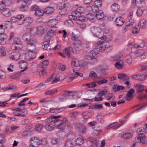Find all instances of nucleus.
Listing matches in <instances>:
<instances>
[{
  "label": "nucleus",
  "instance_id": "f257e3e1",
  "mask_svg": "<svg viewBox=\"0 0 147 147\" xmlns=\"http://www.w3.org/2000/svg\"><path fill=\"white\" fill-rule=\"evenodd\" d=\"M23 39L26 42H27V49L28 50L34 51L35 49L34 44L36 42V40L33 38H31V35L28 33L24 34L22 36Z\"/></svg>",
  "mask_w": 147,
  "mask_h": 147
},
{
  "label": "nucleus",
  "instance_id": "f03ea898",
  "mask_svg": "<svg viewBox=\"0 0 147 147\" xmlns=\"http://www.w3.org/2000/svg\"><path fill=\"white\" fill-rule=\"evenodd\" d=\"M84 11V8L82 7H78L76 10L73 11L71 13V14L69 16V18L70 19L73 20H75L77 18V16H79V14L82 13Z\"/></svg>",
  "mask_w": 147,
  "mask_h": 147
},
{
  "label": "nucleus",
  "instance_id": "7ed1b4c3",
  "mask_svg": "<svg viewBox=\"0 0 147 147\" xmlns=\"http://www.w3.org/2000/svg\"><path fill=\"white\" fill-rule=\"evenodd\" d=\"M91 30L93 35L96 37L101 39L102 37H105L102 36V30L100 28L94 26L91 28Z\"/></svg>",
  "mask_w": 147,
  "mask_h": 147
},
{
  "label": "nucleus",
  "instance_id": "20e7f679",
  "mask_svg": "<svg viewBox=\"0 0 147 147\" xmlns=\"http://www.w3.org/2000/svg\"><path fill=\"white\" fill-rule=\"evenodd\" d=\"M106 40V37H103L98 42L96 49V51L99 52L104 51L106 48V47L104 44Z\"/></svg>",
  "mask_w": 147,
  "mask_h": 147
},
{
  "label": "nucleus",
  "instance_id": "39448f33",
  "mask_svg": "<svg viewBox=\"0 0 147 147\" xmlns=\"http://www.w3.org/2000/svg\"><path fill=\"white\" fill-rule=\"evenodd\" d=\"M22 47V43L20 39L15 38L13 40V43L11 46V49L13 50L20 49Z\"/></svg>",
  "mask_w": 147,
  "mask_h": 147
},
{
  "label": "nucleus",
  "instance_id": "423d86ee",
  "mask_svg": "<svg viewBox=\"0 0 147 147\" xmlns=\"http://www.w3.org/2000/svg\"><path fill=\"white\" fill-rule=\"evenodd\" d=\"M138 136L136 138V140L137 143L141 142L143 144H146L147 143V139L145 136L142 134H139V132H138Z\"/></svg>",
  "mask_w": 147,
  "mask_h": 147
},
{
  "label": "nucleus",
  "instance_id": "0eeeda50",
  "mask_svg": "<svg viewBox=\"0 0 147 147\" xmlns=\"http://www.w3.org/2000/svg\"><path fill=\"white\" fill-rule=\"evenodd\" d=\"M16 2L20 7V10L22 11H27L28 7L26 5V3L23 0H18Z\"/></svg>",
  "mask_w": 147,
  "mask_h": 147
},
{
  "label": "nucleus",
  "instance_id": "6e6552de",
  "mask_svg": "<svg viewBox=\"0 0 147 147\" xmlns=\"http://www.w3.org/2000/svg\"><path fill=\"white\" fill-rule=\"evenodd\" d=\"M28 51V52L25 53V59L28 61L33 59L36 56V54L33 52V51Z\"/></svg>",
  "mask_w": 147,
  "mask_h": 147
},
{
  "label": "nucleus",
  "instance_id": "1a4fd4ad",
  "mask_svg": "<svg viewBox=\"0 0 147 147\" xmlns=\"http://www.w3.org/2000/svg\"><path fill=\"white\" fill-rule=\"evenodd\" d=\"M108 67H107L106 68H104L103 66L99 65L95 68V71L100 74L104 75L106 74V72L105 71L106 69H108Z\"/></svg>",
  "mask_w": 147,
  "mask_h": 147
},
{
  "label": "nucleus",
  "instance_id": "9d476101",
  "mask_svg": "<svg viewBox=\"0 0 147 147\" xmlns=\"http://www.w3.org/2000/svg\"><path fill=\"white\" fill-rule=\"evenodd\" d=\"M40 140L37 138L33 137L31 139V145L34 147H38L40 145Z\"/></svg>",
  "mask_w": 147,
  "mask_h": 147
},
{
  "label": "nucleus",
  "instance_id": "9b49d317",
  "mask_svg": "<svg viewBox=\"0 0 147 147\" xmlns=\"http://www.w3.org/2000/svg\"><path fill=\"white\" fill-rule=\"evenodd\" d=\"M82 44V42L80 40H77L73 42L72 44V46L76 53L79 52L78 48Z\"/></svg>",
  "mask_w": 147,
  "mask_h": 147
},
{
  "label": "nucleus",
  "instance_id": "f8f14e48",
  "mask_svg": "<svg viewBox=\"0 0 147 147\" xmlns=\"http://www.w3.org/2000/svg\"><path fill=\"white\" fill-rule=\"evenodd\" d=\"M74 51L72 47H69L65 48L64 50V54L69 58H70L72 53H74Z\"/></svg>",
  "mask_w": 147,
  "mask_h": 147
},
{
  "label": "nucleus",
  "instance_id": "ddd939ff",
  "mask_svg": "<svg viewBox=\"0 0 147 147\" xmlns=\"http://www.w3.org/2000/svg\"><path fill=\"white\" fill-rule=\"evenodd\" d=\"M47 31V28L39 26L36 28V33L39 35H41Z\"/></svg>",
  "mask_w": 147,
  "mask_h": 147
},
{
  "label": "nucleus",
  "instance_id": "4468645a",
  "mask_svg": "<svg viewBox=\"0 0 147 147\" xmlns=\"http://www.w3.org/2000/svg\"><path fill=\"white\" fill-rule=\"evenodd\" d=\"M57 30V27L51 28L47 34V36L49 38H51L54 35V32Z\"/></svg>",
  "mask_w": 147,
  "mask_h": 147
},
{
  "label": "nucleus",
  "instance_id": "2eb2a0df",
  "mask_svg": "<svg viewBox=\"0 0 147 147\" xmlns=\"http://www.w3.org/2000/svg\"><path fill=\"white\" fill-rule=\"evenodd\" d=\"M115 22L117 26H122L124 22V18L121 16H119L117 18Z\"/></svg>",
  "mask_w": 147,
  "mask_h": 147
},
{
  "label": "nucleus",
  "instance_id": "dca6fc26",
  "mask_svg": "<svg viewBox=\"0 0 147 147\" xmlns=\"http://www.w3.org/2000/svg\"><path fill=\"white\" fill-rule=\"evenodd\" d=\"M131 5L133 6H143L144 5L143 0H132Z\"/></svg>",
  "mask_w": 147,
  "mask_h": 147
},
{
  "label": "nucleus",
  "instance_id": "f3484780",
  "mask_svg": "<svg viewBox=\"0 0 147 147\" xmlns=\"http://www.w3.org/2000/svg\"><path fill=\"white\" fill-rule=\"evenodd\" d=\"M146 76L144 74H140L136 75H134L133 76V78L139 81H143L146 79Z\"/></svg>",
  "mask_w": 147,
  "mask_h": 147
},
{
  "label": "nucleus",
  "instance_id": "a211bd4d",
  "mask_svg": "<svg viewBox=\"0 0 147 147\" xmlns=\"http://www.w3.org/2000/svg\"><path fill=\"white\" fill-rule=\"evenodd\" d=\"M11 12L12 11H10L9 9L6 8L3 10V11H1V13L5 17H9L11 15Z\"/></svg>",
  "mask_w": 147,
  "mask_h": 147
},
{
  "label": "nucleus",
  "instance_id": "6ab92c4d",
  "mask_svg": "<svg viewBox=\"0 0 147 147\" xmlns=\"http://www.w3.org/2000/svg\"><path fill=\"white\" fill-rule=\"evenodd\" d=\"M57 24V22L56 20L55 19H51L49 20L47 23V24L49 26H51V28L52 27H57L55 26Z\"/></svg>",
  "mask_w": 147,
  "mask_h": 147
},
{
  "label": "nucleus",
  "instance_id": "aec40b11",
  "mask_svg": "<svg viewBox=\"0 0 147 147\" xmlns=\"http://www.w3.org/2000/svg\"><path fill=\"white\" fill-rule=\"evenodd\" d=\"M121 137L122 138L125 140H127L131 138L132 135L129 133H126L121 134Z\"/></svg>",
  "mask_w": 147,
  "mask_h": 147
},
{
  "label": "nucleus",
  "instance_id": "412c9836",
  "mask_svg": "<svg viewBox=\"0 0 147 147\" xmlns=\"http://www.w3.org/2000/svg\"><path fill=\"white\" fill-rule=\"evenodd\" d=\"M115 67L118 69H122L124 65L123 61L122 60H120L117 62L115 64Z\"/></svg>",
  "mask_w": 147,
  "mask_h": 147
},
{
  "label": "nucleus",
  "instance_id": "4be33fe9",
  "mask_svg": "<svg viewBox=\"0 0 147 147\" xmlns=\"http://www.w3.org/2000/svg\"><path fill=\"white\" fill-rule=\"evenodd\" d=\"M147 26V23L146 20L144 19H142L140 20L138 24V27L140 26L142 28H144Z\"/></svg>",
  "mask_w": 147,
  "mask_h": 147
},
{
  "label": "nucleus",
  "instance_id": "5701e85b",
  "mask_svg": "<svg viewBox=\"0 0 147 147\" xmlns=\"http://www.w3.org/2000/svg\"><path fill=\"white\" fill-rule=\"evenodd\" d=\"M20 66L21 68H24V69L21 71V72H23L27 68V63L25 61L22 60L20 62Z\"/></svg>",
  "mask_w": 147,
  "mask_h": 147
},
{
  "label": "nucleus",
  "instance_id": "b1692460",
  "mask_svg": "<svg viewBox=\"0 0 147 147\" xmlns=\"http://www.w3.org/2000/svg\"><path fill=\"white\" fill-rule=\"evenodd\" d=\"M96 18L99 20L101 19L104 16V13L101 10H99L95 14Z\"/></svg>",
  "mask_w": 147,
  "mask_h": 147
},
{
  "label": "nucleus",
  "instance_id": "393cba45",
  "mask_svg": "<svg viewBox=\"0 0 147 147\" xmlns=\"http://www.w3.org/2000/svg\"><path fill=\"white\" fill-rule=\"evenodd\" d=\"M133 24V22H132L131 20H129L126 23V26L124 29L123 30L125 32H126L128 30L130 29Z\"/></svg>",
  "mask_w": 147,
  "mask_h": 147
},
{
  "label": "nucleus",
  "instance_id": "a878e982",
  "mask_svg": "<svg viewBox=\"0 0 147 147\" xmlns=\"http://www.w3.org/2000/svg\"><path fill=\"white\" fill-rule=\"evenodd\" d=\"M54 10L53 7H49L46 8L44 9V11L45 13L48 14L53 13L54 12Z\"/></svg>",
  "mask_w": 147,
  "mask_h": 147
},
{
  "label": "nucleus",
  "instance_id": "bb28decb",
  "mask_svg": "<svg viewBox=\"0 0 147 147\" xmlns=\"http://www.w3.org/2000/svg\"><path fill=\"white\" fill-rule=\"evenodd\" d=\"M73 71L74 75V77H75V78L78 76L82 77L83 76V74L82 73H79L78 71V70L77 69L76 67L73 69Z\"/></svg>",
  "mask_w": 147,
  "mask_h": 147
},
{
  "label": "nucleus",
  "instance_id": "cd10ccee",
  "mask_svg": "<svg viewBox=\"0 0 147 147\" xmlns=\"http://www.w3.org/2000/svg\"><path fill=\"white\" fill-rule=\"evenodd\" d=\"M97 74L94 71H90L89 74L90 78L92 80L97 78Z\"/></svg>",
  "mask_w": 147,
  "mask_h": 147
},
{
  "label": "nucleus",
  "instance_id": "c85d7f7f",
  "mask_svg": "<svg viewBox=\"0 0 147 147\" xmlns=\"http://www.w3.org/2000/svg\"><path fill=\"white\" fill-rule=\"evenodd\" d=\"M94 130L92 132V134L94 136H97L100 134L102 132V131L100 129L98 130L94 128V127H92Z\"/></svg>",
  "mask_w": 147,
  "mask_h": 147
},
{
  "label": "nucleus",
  "instance_id": "c756f323",
  "mask_svg": "<svg viewBox=\"0 0 147 147\" xmlns=\"http://www.w3.org/2000/svg\"><path fill=\"white\" fill-rule=\"evenodd\" d=\"M94 15L91 13H89L86 15V18L89 20L91 22L94 23Z\"/></svg>",
  "mask_w": 147,
  "mask_h": 147
},
{
  "label": "nucleus",
  "instance_id": "7c9ffc66",
  "mask_svg": "<svg viewBox=\"0 0 147 147\" xmlns=\"http://www.w3.org/2000/svg\"><path fill=\"white\" fill-rule=\"evenodd\" d=\"M111 7L112 11H117L118 10L119 7L117 4L115 3L112 5Z\"/></svg>",
  "mask_w": 147,
  "mask_h": 147
},
{
  "label": "nucleus",
  "instance_id": "2f4dec72",
  "mask_svg": "<svg viewBox=\"0 0 147 147\" xmlns=\"http://www.w3.org/2000/svg\"><path fill=\"white\" fill-rule=\"evenodd\" d=\"M137 86V93H140L143 91L144 90V87L143 86L141 85H138Z\"/></svg>",
  "mask_w": 147,
  "mask_h": 147
},
{
  "label": "nucleus",
  "instance_id": "473e14b6",
  "mask_svg": "<svg viewBox=\"0 0 147 147\" xmlns=\"http://www.w3.org/2000/svg\"><path fill=\"white\" fill-rule=\"evenodd\" d=\"M45 13L44 10L42 9L38 10L35 11V15L38 16H43Z\"/></svg>",
  "mask_w": 147,
  "mask_h": 147
},
{
  "label": "nucleus",
  "instance_id": "72a5a7b5",
  "mask_svg": "<svg viewBox=\"0 0 147 147\" xmlns=\"http://www.w3.org/2000/svg\"><path fill=\"white\" fill-rule=\"evenodd\" d=\"M50 41H47L44 42L43 49L45 50H50L51 49V46L49 45Z\"/></svg>",
  "mask_w": 147,
  "mask_h": 147
},
{
  "label": "nucleus",
  "instance_id": "f704fd0d",
  "mask_svg": "<svg viewBox=\"0 0 147 147\" xmlns=\"http://www.w3.org/2000/svg\"><path fill=\"white\" fill-rule=\"evenodd\" d=\"M55 127V125L53 124H47L45 126V128L49 131H51Z\"/></svg>",
  "mask_w": 147,
  "mask_h": 147
},
{
  "label": "nucleus",
  "instance_id": "c9c22d12",
  "mask_svg": "<svg viewBox=\"0 0 147 147\" xmlns=\"http://www.w3.org/2000/svg\"><path fill=\"white\" fill-rule=\"evenodd\" d=\"M75 142L77 145H81L84 142L83 139L81 138H77L75 140Z\"/></svg>",
  "mask_w": 147,
  "mask_h": 147
},
{
  "label": "nucleus",
  "instance_id": "e433bc0d",
  "mask_svg": "<svg viewBox=\"0 0 147 147\" xmlns=\"http://www.w3.org/2000/svg\"><path fill=\"white\" fill-rule=\"evenodd\" d=\"M125 62L129 65H131L132 61V57L130 56H126L125 57Z\"/></svg>",
  "mask_w": 147,
  "mask_h": 147
},
{
  "label": "nucleus",
  "instance_id": "4c0bfd02",
  "mask_svg": "<svg viewBox=\"0 0 147 147\" xmlns=\"http://www.w3.org/2000/svg\"><path fill=\"white\" fill-rule=\"evenodd\" d=\"M66 5L65 3H59L57 5V9L61 10L65 8Z\"/></svg>",
  "mask_w": 147,
  "mask_h": 147
},
{
  "label": "nucleus",
  "instance_id": "58836bf2",
  "mask_svg": "<svg viewBox=\"0 0 147 147\" xmlns=\"http://www.w3.org/2000/svg\"><path fill=\"white\" fill-rule=\"evenodd\" d=\"M76 21V22L77 23H79V21L82 22H84L85 19V18L82 16H81V15L79 14V16H77Z\"/></svg>",
  "mask_w": 147,
  "mask_h": 147
},
{
  "label": "nucleus",
  "instance_id": "ea45409f",
  "mask_svg": "<svg viewBox=\"0 0 147 147\" xmlns=\"http://www.w3.org/2000/svg\"><path fill=\"white\" fill-rule=\"evenodd\" d=\"M43 127V125L41 124L40 123L36 124V129L38 131L41 132Z\"/></svg>",
  "mask_w": 147,
  "mask_h": 147
},
{
  "label": "nucleus",
  "instance_id": "a19ab883",
  "mask_svg": "<svg viewBox=\"0 0 147 147\" xmlns=\"http://www.w3.org/2000/svg\"><path fill=\"white\" fill-rule=\"evenodd\" d=\"M65 146L66 147H73L71 141L69 140H67L65 142Z\"/></svg>",
  "mask_w": 147,
  "mask_h": 147
},
{
  "label": "nucleus",
  "instance_id": "79ce46f5",
  "mask_svg": "<svg viewBox=\"0 0 147 147\" xmlns=\"http://www.w3.org/2000/svg\"><path fill=\"white\" fill-rule=\"evenodd\" d=\"M78 131L80 133H85L86 132V129L85 127L84 126H80L78 128Z\"/></svg>",
  "mask_w": 147,
  "mask_h": 147
},
{
  "label": "nucleus",
  "instance_id": "37998d69",
  "mask_svg": "<svg viewBox=\"0 0 147 147\" xmlns=\"http://www.w3.org/2000/svg\"><path fill=\"white\" fill-rule=\"evenodd\" d=\"M32 131L29 130H26L22 133V135L24 137L28 135H30L32 134Z\"/></svg>",
  "mask_w": 147,
  "mask_h": 147
},
{
  "label": "nucleus",
  "instance_id": "c03bdc74",
  "mask_svg": "<svg viewBox=\"0 0 147 147\" xmlns=\"http://www.w3.org/2000/svg\"><path fill=\"white\" fill-rule=\"evenodd\" d=\"M61 117V116H53V117L51 116V118L52 121L53 122H59V120L58 118Z\"/></svg>",
  "mask_w": 147,
  "mask_h": 147
},
{
  "label": "nucleus",
  "instance_id": "a18cd8bd",
  "mask_svg": "<svg viewBox=\"0 0 147 147\" xmlns=\"http://www.w3.org/2000/svg\"><path fill=\"white\" fill-rule=\"evenodd\" d=\"M94 4L98 7H101L102 5V1L101 0H96Z\"/></svg>",
  "mask_w": 147,
  "mask_h": 147
},
{
  "label": "nucleus",
  "instance_id": "49530a36",
  "mask_svg": "<svg viewBox=\"0 0 147 147\" xmlns=\"http://www.w3.org/2000/svg\"><path fill=\"white\" fill-rule=\"evenodd\" d=\"M68 12V10L66 9L65 8L59 11V13L61 15H65L67 14Z\"/></svg>",
  "mask_w": 147,
  "mask_h": 147
},
{
  "label": "nucleus",
  "instance_id": "de8ad7c7",
  "mask_svg": "<svg viewBox=\"0 0 147 147\" xmlns=\"http://www.w3.org/2000/svg\"><path fill=\"white\" fill-rule=\"evenodd\" d=\"M107 92V91L106 89H104L103 90L97 93L98 96H100L102 97V96L105 95Z\"/></svg>",
  "mask_w": 147,
  "mask_h": 147
},
{
  "label": "nucleus",
  "instance_id": "09e8293b",
  "mask_svg": "<svg viewBox=\"0 0 147 147\" xmlns=\"http://www.w3.org/2000/svg\"><path fill=\"white\" fill-rule=\"evenodd\" d=\"M6 52L5 51L4 47H0V56H3L6 55Z\"/></svg>",
  "mask_w": 147,
  "mask_h": 147
},
{
  "label": "nucleus",
  "instance_id": "8fccbe9b",
  "mask_svg": "<svg viewBox=\"0 0 147 147\" xmlns=\"http://www.w3.org/2000/svg\"><path fill=\"white\" fill-rule=\"evenodd\" d=\"M121 56L119 55H116L113 56L111 57V60L114 61H116L121 58Z\"/></svg>",
  "mask_w": 147,
  "mask_h": 147
},
{
  "label": "nucleus",
  "instance_id": "3c124183",
  "mask_svg": "<svg viewBox=\"0 0 147 147\" xmlns=\"http://www.w3.org/2000/svg\"><path fill=\"white\" fill-rule=\"evenodd\" d=\"M140 29V27H138V26L137 27H135L132 30V33L133 34H137L139 32Z\"/></svg>",
  "mask_w": 147,
  "mask_h": 147
},
{
  "label": "nucleus",
  "instance_id": "603ef678",
  "mask_svg": "<svg viewBox=\"0 0 147 147\" xmlns=\"http://www.w3.org/2000/svg\"><path fill=\"white\" fill-rule=\"evenodd\" d=\"M20 57V54L19 53L14 52V55L13 58V60H17L19 59Z\"/></svg>",
  "mask_w": 147,
  "mask_h": 147
},
{
  "label": "nucleus",
  "instance_id": "864d4df0",
  "mask_svg": "<svg viewBox=\"0 0 147 147\" xmlns=\"http://www.w3.org/2000/svg\"><path fill=\"white\" fill-rule=\"evenodd\" d=\"M5 137L3 134H0V144H2L5 142Z\"/></svg>",
  "mask_w": 147,
  "mask_h": 147
},
{
  "label": "nucleus",
  "instance_id": "5fc2aeb1",
  "mask_svg": "<svg viewBox=\"0 0 147 147\" xmlns=\"http://www.w3.org/2000/svg\"><path fill=\"white\" fill-rule=\"evenodd\" d=\"M24 20H25V23H30L33 21L32 18L30 17H28L25 18Z\"/></svg>",
  "mask_w": 147,
  "mask_h": 147
},
{
  "label": "nucleus",
  "instance_id": "6e6d98bb",
  "mask_svg": "<svg viewBox=\"0 0 147 147\" xmlns=\"http://www.w3.org/2000/svg\"><path fill=\"white\" fill-rule=\"evenodd\" d=\"M64 23L65 24L68 26H71L73 24V22L70 20H69L65 21L64 22Z\"/></svg>",
  "mask_w": 147,
  "mask_h": 147
},
{
  "label": "nucleus",
  "instance_id": "4d7b16f0",
  "mask_svg": "<svg viewBox=\"0 0 147 147\" xmlns=\"http://www.w3.org/2000/svg\"><path fill=\"white\" fill-rule=\"evenodd\" d=\"M1 2L2 3L0 4V13H1V11H3V10L6 8H5V5L4 3H3V1Z\"/></svg>",
  "mask_w": 147,
  "mask_h": 147
},
{
  "label": "nucleus",
  "instance_id": "13d9d810",
  "mask_svg": "<svg viewBox=\"0 0 147 147\" xmlns=\"http://www.w3.org/2000/svg\"><path fill=\"white\" fill-rule=\"evenodd\" d=\"M71 39L74 40L76 41L78 39V36L73 32L71 34Z\"/></svg>",
  "mask_w": 147,
  "mask_h": 147
},
{
  "label": "nucleus",
  "instance_id": "bf43d9fd",
  "mask_svg": "<svg viewBox=\"0 0 147 147\" xmlns=\"http://www.w3.org/2000/svg\"><path fill=\"white\" fill-rule=\"evenodd\" d=\"M5 26L6 28H9L11 27V22L10 21H6L5 22Z\"/></svg>",
  "mask_w": 147,
  "mask_h": 147
},
{
  "label": "nucleus",
  "instance_id": "052dcab7",
  "mask_svg": "<svg viewBox=\"0 0 147 147\" xmlns=\"http://www.w3.org/2000/svg\"><path fill=\"white\" fill-rule=\"evenodd\" d=\"M143 11L141 9H138L136 13L138 16H141L143 13Z\"/></svg>",
  "mask_w": 147,
  "mask_h": 147
},
{
  "label": "nucleus",
  "instance_id": "680f3d73",
  "mask_svg": "<svg viewBox=\"0 0 147 147\" xmlns=\"http://www.w3.org/2000/svg\"><path fill=\"white\" fill-rule=\"evenodd\" d=\"M98 7L96 6V5L94 4L92 5L91 7L92 10L93 12H95L97 11L98 10Z\"/></svg>",
  "mask_w": 147,
  "mask_h": 147
},
{
  "label": "nucleus",
  "instance_id": "e2e57ef3",
  "mask_svg": "<svg viewBox=\"0 0 147 147\" xmlns=\"http://www.w3.org/2000/svg\"><path fill=\"white\" fill-rule=\"evenodd\" d=\"M59 140L57 138H54L52 139L51 143L53 144H58V142H59Z\"/></svg>",
  "mask_w": 147,
  "mask_h": 147
},
{
  "label": "nucleus",
  "instance_id": "0e129e2a",
  "mask_svg": "<svg viewBox=\"0 0 147 147\" xmlns=\"http://www.w3.org/2000/svg\"><path fill=\"white\" fill-rule=\"evenodd\" d=\"M62 123H63V122L62 121H61V122H60L58 124V127L59 129L61 130H63L65 128L64 124H62Z\"/></svg>",
  "mask_w": 147,
  "mask_h": 147
},
{
  "label": "nucleus",
  "instance_id": "69168bd1",
  "mask_svg": "<svg viewBox=\"0 0 147 147\" xmlns=\"http://www.w3.org/2000/svg\"><path fill=\"white\" fill-rule=\"evenodd\" d=\"M103 107L102 104H96L94 106L92 107V108L94 109L95 108L97 109H99L102 108Z\"/></svg>",
  "mask_w": 147,
  "mask_h": 147
},
{
  "label": "nucleus",
  "instance_id": "338daca9",
  "mask_svg": "<svg viewBox=\"0 0 147 147\" xmlns=\"http://www.w3.org/2000/svg\"><path fill=\"white\" fill-rule=\"evenodd\" d=\"M40 144L43 146H45L47 144V141L45 139H42L40 140Z\"/></svg>",
  "mask_w": 147,
  "mask_h": 147
},
{
  "label": "nucleus",
  "instance_id": "774afa93",
  "mask_svg": "<svg viewBox=\"0 0 147 147\" xmlns=\"http://www.w3.org/2000/svg\"><path fill=\"white\" fill-rule=\"evenodd\" d=\"M96 53L93 50L91 51L89 53V55L91 58L94 57L96 55Z\"/></svg>",
  "mask_w": 147,
  "mask_h": 147
}]
</instances>
